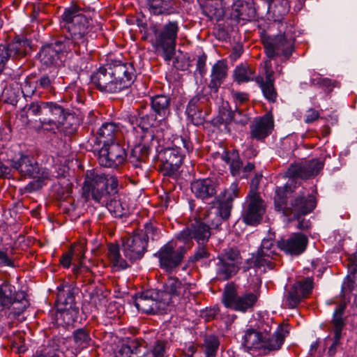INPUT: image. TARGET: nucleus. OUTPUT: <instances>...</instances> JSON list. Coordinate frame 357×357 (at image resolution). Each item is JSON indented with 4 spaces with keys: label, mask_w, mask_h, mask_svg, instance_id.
<instances>
[{
    "label": "nucleus",
    "mask_w": 357,
    "mask_h": 357,
    "mask_svg": "<svg viewBox=\"0 0 357 357\" xmlns=\"http://www.w3.org/2000/svg\"><path fill=\"white\" fill-rule=\"evenodd\" d=\"M296 185L291 180L283 187L278 188L274 197L275 208L286 217L299 220L303 215L311 213L316 207L315 198L305 190L294 193Z\"/></svg>",
    "instance_id": "nucleus-5"
},
{
    "label": "nucleus",
    "mask_w": 357,
    "mask_h": 357,
    "mask_svg": "<svg viewBox=\"0 0 357 357\" xmlns=\"http://www.w3.org/2000/svg\"><path fill=\"white\" fill-rule=\"evenodd\" d=\"M184 150L193 151L192 142L187 137L175 136L172 146L160 150L158 154L159 168L164 175L171 176L178 171L184 158Z\"/></svg>",
    "instance_id": "nucleus-8"
},
{
    "label": "nucleus",
    "mask_w": 357,
    "mask_h": 357,
    "mask_svg": "<svg viewBox=\"0 0 357 357\" xmlns=\"http://www.w3.org/2000/svg\"><path fill=\"white\" fill-rule=\"evenodd\" d=\"M239 196V188L236 183H233L218 197V206L204 211V219L213 227H218L223 220H227L233 208V201Z\"/></svg>",
    "instance_id": "nucleus-10"
},
{
    "label": "nucleus",
    "mask_w": 357,
    "mask_h": 357,
    "mask_svg": "<svg viewBox=\"0 0 357 357\" xmlns=\"http://www.w3.org/2000/svg\"><path fill=\"white\" fill-rule=\"evenodd\" d=\"M289 335V331L280 326L269 340H264L255 327H250L244 332L243 344L248 349L262 351L267 354L271 351L279 350L284 343L285 337Z\"/></svg>",
    "instance_id": "nucleus-9"
},
{
    "label": "nucleus",
    "mask_w": 357,
    "mask_h": 357,
    "mask_svg": "<svg viewBox=\"0 0 357 357\" xmlns=\"http://www.w3.org/2000/svg\"><path fill=\"white\" fill-rule=\"evenodd\" d=\"M274 127L273 119L271 115L266 114L255 119L250 126V137L257 140H263L268 137Z\"/></svg>",
    "instance_id": "nucleus-25"
},
{
    "label": "nucleus",
    "mask_w": 357,
    "mask_h": 357,
    "mask_svg": "<svg viewBox=\"0 0 357 357\" xmlns=\"http://www.w3.org/2000/svg\"><path fill=\"white\" fill-rule=\"evenodd\" d=\"M195 287V284L183 283L176 277H169L163 288L164 291L172 298L185 302L192 294V290Z\"/></svg>",
    "instance_id": "nucleus-20"
},
{
    "label": "nucleus",
    "mask_w": 357,
    "mask_h": 357,
    "mask_svg": "<svg viewBox=\"0 0 357 357\" xmlns=\"http://www.w3.org/2000/svg\"><path fill=\"white\" fill-rule=\"evenodd\" d=\"M107 257L114 266L125 269L129 266L125 257L120 253V247H109Z\"/></svg>",
    "instance_id": "nucleus-48"
},
{
    "label": "nucleus",
    "mask_w": 357,
    "mask_h": 357,
    "mask_svg": "<svg viewBox=\"0 0 357 357\" xmlns=\"http://www.w3.org/2000/svg\"><path fill=\"white\" fill-rule=\"evenodd\" d=\"M233 121L236 123L244 126L248 123L249 118L243 110L236 109L234 111Z\"/></svg>",
    "instance_id": "nucleus-62"
},
{
    "label": "nucleus",
    "mask_w": 357,
    "mask_h": 357,
    "mask_svg": "<svg viewBox=\"0 0 357 357\" xmlns=\"http://www.w3.org/2000/svg\"><path fill=\"white\" fill-rule=\"evenodd\" d=\"M160 232L151 223H146L144 229L135 231L132 235H128L123 245H147L154 243L160 238Z\"/></svg>",
    "instance_id": "nucleus-19"
},
{
    "label": "nucleus",
    "mask_w": 357,
    "mask_h": 357,
    "mask_svg": "<svg viewBox=\"0 0 357 357\" xmlns=\"http://www.w3.org/2000/svg\"><path fill=\"white\" fill-rule=\"evenodd\" d=\"M39 59L43 66L50 67L57 63L61 56L50 43L42 47L39 53Z\"/></svg>",
    "instance_id": "nucleus-41"
},
{
    "label": "nucleus",
    "mask_w": 357,
    "mask_h": 357,
    "mask_svg": "<svg viewBox=\"0 0 357 357\" xmlns=\"http://www.w3.org/2000/svg\"><path fill=\"white\" fill-rule=\"evenodd\" d=\"M135 305L139 311L149 314L155 312L158 307V303L151 298L149 292L146 291L136 295Z\"/></svg>",
    "instance_id": "nucleus-40"
},
{
    "label": "nucleus",
    "mask_w": 357,
    "mask_h": 357,
    "mask_svg": "<svg viewBox=\"0 0 357 357\" xmlns=\"http://www.w3.org/2000/svg\"><path fill=\"white\" fill-rule=\"evenodd\" d=\"M253 0H234L229 17L238 22L240 20H250L255 16Z\"/></svg>",
    "instance_id": "nucleus-24"
},
{
    "label": "nucleus",
    "mask_w": 357,
    "mask_h": 357,
    "mask_svg": "<svg viewBox=\"0 0 357 357\" xmlns=\"http://www.w3.org/2000/svg\"><path fill=\"white\" fill-rule=\"evenodd\" d=\"M119 133L118 126L113 122L104 123L97 131V140L102 145L114 142Z\"/></svg>",
    "instance_id": "nucleus-36"
},
{
    "label": "nucleus",
    "mask_w": 357,
    "mask_h": 357,
    "mask_svg": "<svg viewBox=\"0 0 357 357\" xmlns=\"http://www.w3.org/2000/svg\"><path fill=\"white\" fill-rule=\"evenodd\" d=\"M46 106L47 101L43 100H35L26 103L22 109V115H24L26 119L33 118L44 126Z\"/></svg>",
    "instance_id": "nucleus-31"
},
{
    "label": "nucleus",
    "mask_w": 357,
    "mask_h": 357,
    "mask_svg": "<svg viewBox=\"0 0 357 357\" xmlns=\"http://www.w3.org/2000/svg\"><path fill=\"white\" fill-rule=\"evenodd\" d=\"M209 256L210 253L206 247H199L194 255L190 257V261L192 262H196L201 259L208 258Z\"/></svg>",
    "instance_id": "nucleus-60"
},
{
    "label": "nucleus",
    "mask_w": 357,
    "mask_h": 357,
    "mask_svg": "<svg viewBox=\"0 0 357 357\" xmlns=\"http://www.w3.org/2000/svg\"><path fill=\"white\" fill-rule=\"evenodd\" d=\"M86 250L84 247H70L68 252L63 253L60 259V263L64 268H69L71 261L82 263V259L84 258Z\"/></svg>",
    "instance_id": "nucleus-42"
},
{
    "label": "nucleus",
    "mask_w": 357,
    "mask_h": 357,
    "mask_svg": "<svg viewBox=\"0 0 357 357\" xmlns=\"http://www.w3.org/2000/svg\"><path fill=\"white\" fill-rule=\"evenodd\" d=\"M73 337L75 345L80 349L88 347L91 342L89 330L86 328L75 330L73 333Z\"/></svg>",
    "instance_id": "nucleus-47"
},
{
    "label": "nucleus",
    "mask_w": 357,
    "mask_h": 357,
    "mask_svg": "<svg viewBox=\"0 0 357 357\" xmlns=\"http://www.w3.org/2000/svg\"><path fill=\"white\" fill-rule=\"evenodd\" d=\"M168 342L164 340H158L154 342L151 349L142 357H165Z\"/></svg>",
    "instance_id": "nucleus-50"
},
{
    "label": "nucleus",
    "mask_w": 357,
    "mask_h": 357,
    "mask_svg": "<svg viewBox=\"0 0 357 357\" xmlns=\"http://www.w3.org/2000/svg\"><path fill=\"white\" fill-rule=\"evenodd\" d=\"M13 287L7 282L0 284V312L9 311L8 317L16 318L29 306V301L24 291L14 292Z\"/></svg>",
    "instance_id": "nucleus-11"
},
{
    "label": "nucleus",
    "mask_w": 357,
    "mask_h": 357,
    "mask_svg": "<svg viewBox=\"0 0 357 357\" xmlns=\"http://www.w3.org/2000/svg\"><path fill=\"white\" fill-rule=\"evenodd\" d=\"M191 191L197 198L202 200L211 198L216 194L214 183L209 178L193 181L191 183Z\"/></svg>",
    "instance_id": "nucleus-28"
},
{
    "label": "nucleus",
    "mask_w": 357,
    "mask_h": 357,
    "mask_svg": "<svg viewBox=\"0 0 357 357\" xmlns=\"http://www.w3.org/2000/svg\"><path fill=\"white\" fill-rule=\"evenodd\" d=\"M204 97L197 95L192 97L186 107V114L190 121L195 126L203 125L205 122L206 112L203 111L204 102L202 100Z\"/></svg>",
    "instance_id": "nucleus-26"
},
{
    "label": "nucleus",
    "mask_w": 357,
    "mask_h": 357,
    "mask_svg": "<svg viewBox=\"0 0 357 357\" xmlns=\"http://www.w3.org/2000/svg\"><path fill=\"white\" fill-rule=\"evenodd\" d=\"M320 116V113L318 110L314 108H310L306 111L305 114V122L310 123L317 120Z\"/></svg>",
    "instance_id": "nucleus-64"
},
{
    "label": "nucleus",
    "mask_w": 357,
    "mask_h": 357,
    "mask_svg": "<svg viewBox=\"0 0 357 357\" xmlns=\"http://www.w3.org/2000/svg\"><path fill=\"white\" fill-rule=\"evenodd\" d=\"M27 46V40L16 39L9 43L8 46L0 45V48H3L6 51V62L10 57H12L13 59H20L24 57L26 54Z\"/></svg>",
    "instance_id": "nucleus-35"
},
{
    "label": "nucleus",
    "mask_w": 357,
    "mask_h": 357,
    "mask_svg": "<svg viewBox=\"0 0 357 357\" xmlns=\"http://www.w3.org/2000/svg\"><path fill=\"white\" fill-rule=\"evenodd\" d=\"M228 74V65L227 61L222 59L218 61L211 68V79L208 87L211 92L217 93L221 84L225 82Z\"/></svg>",
    "instance_id": "nucleus-27"
},
{
    "label": "nucleus",
    "mask_w": 357,
    "mask_h": 357,
    "mask_svg": "<svg viewBox=\"0 0 357 357\" xmlns=\"http://www.w3.org/2000/svg\"><path fill=\"white\" fill-rule=\"evenodd\" d=\"M231 95L236 105H243L248 101L249 95L245 92H240L232 90Z\"/></svg>",
    "instance_id": "nucleus-61"
},
{
    "label": "nucleus",
    "mask_w": 357,
    "mask_h": 357,
    "mask_svg": "<svg viewBox=\"0 0 357 357\" xmlns=\"http://www.w3.org/2000/svg\"><path fill=\"white\" fill-rule=\"evenodd\" d=\"M347 307V303L344 301L338 303L337 307L335 310L333 319L331 320L332 330L334 333V337L332 344L328 349L330 356L335 355L336 348L340 344L342 331L345 326V321L343 319V314Z\"/></svg>",
    "instance_id": "nucleus-22"
},
{
    "label": "nucleus",
    "mask_w": 357,
    "mask_h": 357,
    "mask_svg": "<svg viewBox=\"0 0 357 357\" xmlns=\"http://www.w3.org/2000/svg\"><path fill=\"white\" fill-rule=\"evenodd\" d=\"M201 6L204 15L210 20L220 21L225 15L224 0H206Z\"/></svg>",
    "instance_id": "nucleus-30"
},
{
    "label": "nucleus",
    "mask_w": 357,
    "mask_h": 357,
    "mask_svg": "<svg viewBox=\"0 0 357 357\" xmlns=\"http://www.w3.org/2000/svg\"><path fill=\"white\" fill-rule=\"evenodd\" d=\"M56 305L75 307L74 289L70 286L58 287Z\"/></svg>",
    "instance_id": "nucleus-43"
},
{
    "label": "nucleus",
    "mask_w": 357,
    "mask_h": 357,
    "mask_svg": "<svg viewBox=\"0 0 357 357\" xmlns=\"http://www.w3.org/2000/svg\"><path fill=\"white\" fill-rule=\"evenodd\" d=\"M257 301L258 295L255 293L238 295L236 288L233 284L226 286L222 298V302L227 308L241 312L252 309Z\"/></svg>",
    "instance_id": "nucleus-12"
},
{
    "label": "nucleus",
    "mask_w": 357,
    "mask_h": 357,
    "mask_svg": "<svg viewBox=\"0 0 357 357\" xmlns=\"http://www.w3.org/2000/svg\"><path fill=\"white\" fill-rule=\"evenodd\" d=\"M147 342L142 338H127L116 354V357H133L147 347Z\"/></svg>",
    "instance_id": "nucleus-29"
},
{
    "label": "nucleus",
    "mask_w": 357,
    "mask_h": 357,
    "mask_svg": "<svg viewBox=\"0 0 357 357\" xmlns=\"http://www.w3.org/2000/svg\"><path fill=\"white\" fill-rule=\"evenodd\" d=\"M219 261H231L232 263L241 264L240 251L236 247H227L218 255Z\"/></svg>",
    "instance_id": "nucleus-49"
},
{
    "label": "nucleus",
    "mask_w": 357,
    "mask_h": 357,
    "mask_svg": "<svg viewBox=\"0 0 357 357\" xmlns=\"http://www.w3.org/2000/svg\"><path fill=\"white\" fill-rule=\"evenodd\" d=\"M119 182L114 176H108L98 174L96 171L88 170L86 172L82 186V196L86 202L93 200L100 206H105L115 216L121 217L126 209L118 199Z\"/></svg>",
    "instance_id": "nucleus-3"
},
{
    "label": "nucleus",
    "mask_w": 357,
    "mask_h": 357,
    "mask_svg": "<svg viewBox=\"0 0 357 357\" xmlns=\"http://www.w3.org/2000/svg\"><path fill=\"white\" fill-rule=\"evenodd\" d=\"M56 312V319L61 320L63 323L69 326L75 321L78 310L76 307L58 306Z\"/></svg>",
    "instance_id": "nucleus-45"
},
{
    "label": "nucleus",
    "mask_w": 357,
    "mask_h": 357,
    "mask_svg": "<svg viewBox=\"0 0 357 357\" xmlns=\"http://www.w3.org/2000/svg\"><path fill=\"white\" fill-rule=\"evenodd\" d=\"M221 159L229 165L230 173L233 176L240 175L243 162L237 150L224 151L221 155Z\"/></svg>",
    "instance_id": "nucleus-37"
},
{
    "label": "nucleus",
    "mask_w": 357,
    "mask_h": 357,
    "mask_svg": "<svg viewBox=\"0 0 357 357\" xmlns=\"http://www.w3.org/2000/svg\"><path fill=\"white\" fill-rule=\"evenodd\" d=\"M92 13L89 8L75 4L65 9L61 20L68 35L58 36L51 43L60 56L72 53L82 55L87 52L89 38L96 37Z\"/></svg>",
    "instance_id": "nucleus-2"
},
{
    "label": "nucleus",
    "mask_w": 357,
    "mask_h": 357,
    "mask_svg": "<svg viewBox=\"0 0 357 357\" xmlns=\"http://www.w3.org/2000/svg\"><path fill=\"white\" fill-rule=\"evenodd\" d=\"M54 77L49 75H43L37 79L38 89H42L47 93L54 95L55 88L54 86Z\"/></svg>",
    "instance_id": "nucleus-52"
},
{
    "label": "nucleus",
    "mask_w": 357,
    "mask_h": 357,
    "mask_svg": "<svg viewBox=\"0 0 357 357\" xmlns=\"http://www.w3.org/2000/svg\"><path fill=\"white\" fill-rule=\"evenodd\" d=\"M193 238L192 231L189 228H187L181 231L176 237L174 243H190L191 240Z\"/></svg>",
    "instance_id": "nucleus-58"
},
{
    "label": "nucleus",
    "mask_w": 357,
    "mask_h": 357,
    "mask_svg": "<svg viewBox=\"0 0 357 357\" xmlns=\"http://www.w3.org/2000/svg\"><path fill=\"white\" fill-rule=\"evenodd\" d=\"M179 23L176 20H168L162 24H152L142 36V40H148L155 52L170 61L176 52Z\"/></svg>",
    "instance_id": "nucleus-6"
},
{
    "label": "nucleus",
    "mask_w": 357,
    "mask_h": 357,
    "mask_svg": "<svg viewBox=\"0 0 357 357\" xmlns=\"http://www.w3.org/2000/svg\"><path fill=\"white\" fill-rule=\"evenodd\" d=\"M307 237L301 233H294L287 241L281 240L278 241L277 245H307Z\"/></svg>",
    "instance_id": "nucleus-54"
},
{
    "label": "nucleus",
    "mask_w": 357,
    "mask_h": 357,
    "mask_svg": "<svg viewBox=\"0 0 357 357\" xmlns=\"http://www.w3.org/2000/svg\"><path fill=\"white\" fill-rule=\"evenodd\" d=\"M37 82L27 77L22 86V93L25 97H31L37 93Z\"/></svg>",
    "instance_id": "nucleus-55"
},
{
    "label": "nucleus",
    "mask_w": 357,
    "mask_h": 357,
    "mask_svg": "<svg viewBox=\"0 0 357 357\" xmlns=\"http://www.w3.org/2000/svg\"><path fill=\"white\" fill-rule=\"evenodd\" d=\"M287 27V24L282 20H274L266 30H262L260 33L261 41L268 59L263 61L265 77L258 75L255 77V81L269 102H275L278 98L271 60L281 56L288 59L294 50L295 39L286 34Z\"/></svg>",
    "instance_id": "nucleus-1"
},
{
    "label": "nucleus",
    "mask_w": 357,
    "mask_h": 357,
    "mask_svg": "<svg viewBox=\"0 0 357 357\" xmlns=\"http://www.w3.org/2000/svg\"><path fill=\"white\" fill-rule=\"evenodd\" d=\"M146 105H142L141 109H138L139 121L137 126H133L129 134L135 135L138 140L152 142L154 138V132L151 127L154 126L156 119L153 114H145L143 109Z\"/></svg>",
    "instance_id": "nucleus-18"
},
{
    "label": "nucleus",
    "mask_w": 357,
    "mask_h": 357,
    "mask_svg": "<svg viewBox=\"0 0 357 357\" xmlns=\"http://www.w3.org/2000/svg\"><path fill=\"white\" fill-rule=\"evenodd\" d=\"M255 69L247 63H242L236 66L233 72L234 80L238 84L255 80Z\"/></svg>",
    "instance_id": "nucleus-39"
},
{
    "label": "nucleus",
    "mask_w": 357,
    "mask_h": 357,
    "mask_svg": "<svg viewBox=\"0 0 357 357\" xmlns=\"http://www.w3.org/2000/svg\"><path fill=\"white\" fill-rule=\"evenodd\" d=\"M129 142L134 144L129 155V162L135 168H142V164L149 158L150 144L152 142L138 140L135 135L129 134Z\"/></svg>",
    "instance_id": "nucleus-23"
},
{
    "label": "nucleus",
    "mask_w": 357,
    "mask_h": 357,
    "mask_svg": "<svg viewBox=\"0 0 357 357\" xmlns=\"http://www.w3.org/2000/svg\"><path fill=\"white\" fill-rule=\"evenodd\" d=\"M271 247H260L256 255L247 259V266L243 267L244 271L253 267L271 266L273 257Z\"/></svg>",
    "instance_id": "nucleus-33"
},
{
    "label": "nucleus",
    "mask_w": 357,
    "mask_h": 357,
    "mask_svg": "<svg viewBox=\"0 0 357 357\" xmlns=\"http://www.w3.org/2000/svg\"><path fill=\"white\" fill-rule=\"evenodd\" d=\"M324 167V162L318 159H312L303 162L291 165L287 171V176L289 178L287 183L295 178H309L316 176ZM294 185L296 182L294 181Z\"/></svg>",
    "instance_id": "nucleus-17"
},
{
    "label": "nucleus",
    "mask_w": 357,
    "mask_h": 357,
    "mask_svg": "<svg viewBox=\"0 0 357 357\" xmlns=\"http://www.w3.org/2000/svg\"><path fill=\"white\" fill-rule=\"evenodd\" d=\"M170 101L167 96L157 95L151 98V107L157 115L165 119L170 114Z\"/></svg>",
    "instance_id": "nucleus-38"
},
{
    "label": "nucleus",
    "mask_w": 357,
    "mask_h": 357,
    "mask_svg": "<svg viewBox=\"0 0 357 357\" xmlns=\"http://www.w3.org/2000/svg\"><path fill=\"white\" fill-rule=\"evenodd\" d=\"M146 6L149 12L155 15H171L177 14L172 0H146Z\"/></svg>",
    "instance_id": "nucleus-32"
},
{
    "label": "nucleus",
    "mask_w": 357,
    "mask_h": 357,
    "mask_svg": "<svg viewBox=\"0 0 357 357\" xmlns=\"http://www.w3.org/2000/svg\"><path fill=\"white\" fill-rule=\"evenodd\" d=\"M125 259L130 262L141 259L146 252V247H122Z\"/></svg>",
    "instance_id": "nucleus-51"
},
{
    "label": "nucleus",
    "mask_w": 357,
    "mask_h": 357,
    "mask_svg": "<svg viewBox=\"0 0 357 357\" xmlns=\"http://www.w3.org/2000/svg\"><path fill=\"white\" fill-rule=\"evenodd\" d=\"M352 275L347 277L342 285V289L345 291H356L357 293V270H354Z\"/></svg>",
    "instance_id": "nucleus-56"
},
{
    "label": "nucleus",
    "mask_w": 357,
    "mask_h": 357,
    "mask_svg": "<svg viewBox=\"0 0 357 357\" xmlns=\"http://www.w3.org/2000/svg\"><path fill=\"white\" fill-rule=\"evenodd\" d=\"M185 253V247H161L155 255L159 259L160 267L172 272L181 264Z\"/></svg>",
    "instance_id": "nucleus-16"
},
{
    "label": "nucleus",
    "mask_w": 357,
    "mask_h": 357,
    "mask_svg": "<svg viewBox=\"0 0 357 357\" xmlns=\"http://www.w3.org/2000/svg\"><path fill=\"white\" fill-rule=\"evenodd\" d=\"M240 265L241 264L219 261L218 275L222 280H228L238 272Z\"/></svg>",
    "instance_id": "nucleus-46"
},
{
    "label": "nucleus",
    "mask_w": 357,
    "mask_h": 357,
    "mask_svg": "<svg viewBox=\"0 0 357 357\" xmlns=\"http://www.w3.org/2000/svg\"><path fill=\"white\" fill-rule=\"evenodd\" d=\"M265 212L266 205L260 195L250 190L242 215L243 221L250 225L259 223Z\"/></svg>",
    "instance_id": "nucleus-14"
},
{
    "label": "nucleus",
    "mask_w": 357,
    "mask_h": 357,
    "mask_svg": "<svg viewBox=\"0 0 357 357\" xmlns=\"http://www.w3.org/2000/svg\"><path fill=\"white\" fill-rule=\"evenodd\" d=\"M2 96L6 102L14 104L17 102L18 96L17 92L15 91L11 86H8L3 89Z\"/></svg>",
    "instance_id": "nucleus-59"
},
{
    "label": "nucleus",
    "mask_w": 357,
    "mask_h": 357,
    "mask_svg": "<svg viewBox=\"0 0 357 357\" xmlns=\"http://www.w3.org/2000/svg\"><path fill=\"white\" fill-rule=\"evenodd\" d=\"M70 117L74 119V117L63 107L55 102L47 101L44 125L53 126L56 128L63 126L67 128L66 121Z\"/></svg>",
    "instance_id": "nucleus-21"
},
{
    "label": "nucleus",
    "mask_w": 357,
    "mask_h": 357,
    "mask_svg": "<svg viewBox=\"0 0 357 357\" xmlns=\"http://www.w3.org/2000/svg\"><path fill=\"white\" fill-rule=\"evenodd\" d=\"M135 76V70L131 63L117 61L100 67L91 75V82L100 92L116 93L128 88Z\"/></svg>",
    "instance_id": "nucleus-4"
},
{
    "label": "nucleus",
    "mask_w": 357,
    "mask_h": 357,
    "mask_svg": "<svg viewBox=\"0 0 357 357\" xmlns=\"http://www.w3.org/2000/svg\"><path fill=\"white\" fill-rule=\"evenodd\" d=\"M10 165L21 176L35 179L25 186V190L28 192L42 188L51 179L50 171L39 167L36 160L28 155L20 153L18 157L10 160Z\"/></svg>",
    "instance_id": "nucleus-7"
},
{
    "label": "nucleus",
    "mask_w": 357,
    "mask_h": 357,
    "mask_svg": "<svg viewBox=\"0 0 357 357\" xmlns=\"http://www.w3.org/2000/svg\"><path fill=\"white\" fill-rule=\"evenodd\" d=\"M273 324V321L271 319H261L258 320L255 328L261 335H263L264 340H269L271 338L270 333L272 330Z\"/></svg>",
    "instance_id": "nucleus-53"
},
{
    "label": "nucleus",
    "mask_w": 357,
    "mask_h": 357,
    "mask_svg": "<svg viewBox=\"0 0 357 357\" xmlns=\"http://www.w3.org/2000/svg\"><path fill=\"white\" fill-rule=\"evenodd\" d=\"M204 211L199 215V218L202 219L203 222H197V225L193 227L192 229L193 238L198 244L202 245H204L208 242L211 235L210 231L211 227H213V226L206 222V221L204 219ZM216 227H214V228Z\"/></svg>",
    "instance_id": "nucleus-34"
},
{
    "label": "nucleus",
    "mask_w": 357,
    "mask_h": 357,
    "mask_svg": "<svg viewBox=\"0 0 357 357\" xmlns=\"http://www.w3.org/2000/svg\"><path fill=\"white\" fill-rule=\"evenodd\" d=\"M199 345L191 342L183 351L185 357H208L205 353L199 350Z\"/></svg>",
    "instance_id": "nucleus-57"
},
{
    "label": "nucleus",
    "mask_w": 357,
    "mask_h": 357,
    "mask_svg": "<svg viewBox=\"0 0 357 357\" xmlns=\"http://www.w3.org/2000/svg\"><path fill=\"white\" fill-rule=\"evenodd\" d=\"M234 111L226 110L220 113L219 123L225 126L234 122L233 121Z\"/></svg>",
    "instance_id": "nucleus-63"
},
{
    "label": "nucleus",
    "mask_w": 357,
    "mask_h": 357,
    "mask_svg": "<svg viewBox=\"0 0 357 357\" xmlns=\"http://www.w3.org/2000/svg\"><path fill=\"white\" fill-rule=\"evenodd\" d=\"M220 344L219 337L214 334H210L204 336V342L200 347L204 349V353L208 357H215Z\"/></svg>",
    "instance_id": "nucleus-44"
},
{
    "label": "nucleus",
    "mask_w": 357,
    "mask_h": 357,
    "mask_svg": "<svg viewBox=\"0 0 357 357\" xmlns=\"http://www.w3.org/2000/svg\"><path fill=\"white\" fill-rule=\"evenodd\" d=\"M314 284L312 277H303L296 281L285 295L286 305L290 309H294L303 301L310 298L314 289Z\"/></svg>",
    "instance_id": "nucleus-13"
},
{
    "label": "nucleus",
    "mask_w": 357,
    "mask_h": 357,
    "mask_svg": "<svg viewBox=\"0 0 357 357\" xmlns=\"http://www.w3.org/2000/svg\"><path fill=\"white\" fill-rule=\"evenodd\" d=\"M127 157L125 149L119 144L112 142L105 145L98 151V162L105 167H116L123 164Z\"/></svg>",
    "instance_id": "nucleus-15"
}]
</instances>
